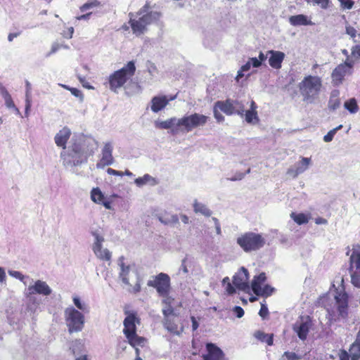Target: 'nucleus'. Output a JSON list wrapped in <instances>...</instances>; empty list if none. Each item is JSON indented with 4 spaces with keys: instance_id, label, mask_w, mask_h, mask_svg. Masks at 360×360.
Wrapping results in <instances>:
<instances>
[{
    "instance_id": "obj_6",
    "label": "nucleus",
    "mask_w": 360,
    "mask_h": 360,
    "mask_svg": "<svg viewBox=\"0 0 360 360\" xmlns=\"http://www.w3.org/2000/svg\"><path fill=\"white\" fill-rule=\"evenodd\" d=\"M136 71L135 64L129 61L120 70L115 71L108 77L109 88L111 91L117 92V89L124 84L134 75Z\"/></svg>"
},
{
    "instance_id": "obj_62",
    "label": "nucleus",
    "mask_w": 360,
    "mask_h": 360,
    "mask_svg": "<svg viewBox=\"0 0 360 360\" xmlns=\"http://www.w3.org/2000/svg\"><path fill=\"white\" fill-rule=\"evenodd\" d=\"M257 58V61L259 62L260 66H261L262 63L264 61H265L267 58H269V56H267V53L266 54H264L262 52H260L258 58Z\"/></svg>"
},
{
    "instance_id": "obj_30",
    "label": "nucleus",
    "mask_w": 360,
    "mask_h": 360,
    "mask_svg": "<svg viewBox=\"0 0 360 360\" xmlns=\"http://www.w3.org/2000/svg\"><path fill=\"white\" fill-rule=\"evenodd\" d=\"M352 360H358L360 358V328L356 335L354 342L350 347Z\"/></svg>"
},
{
    "instance_id": "obj_46",
    "label": "nucleus",
    "mask_w": 360,
    "mask_h": 360,
    "mask_svg": "<svg viewBox=\"0 0 360 360\" xmlns=\"http://www.w3.org/2000/svg\"><path fill=\"white\" fill-rule=\"evenodd\" d=\"M279 360H301V357L295 352H285Z\"/></svg>"
},
{
    "instance_id": "obj_39",
    "label": "nucleus",
    "mask_w": 360,
    "mask_h": 360,
    "mask_svg": "<svg viewBox=\"0 0 360 360\" xmlns=\"http://www.w3.org/2000/svg\"><path fill=\"white\" fill-rule=\"evenodd\" d=\"M70 349L73 354L81 353L84 349L83 341L81 340H75L72 342Z\"/></svg>"
},
{
    "instance_id": "obj_24",
    "label": "nucleus",
    "mask_w": 360,
    "mask_h": 360,
    "mask_svg": "<svg viewBox=\"0 0 360 360\" xmlns=\"http://www.w3.org/2000/svg\"><path fill=\"white\" fill-rule=\"evenodd\" d=\"M207 354L203 355V360H221L224 353L220 348L213 343H207L206 345Z\"/></svg>"
},
{
    "instance_id": "obj_36",
    "label": "nucleus",
    "mask_w": 360,
    "mask_h": 360,
    "mask_svg": "<svg viewBox=\"0 0 360 360\" xmlns=\"http://www.w3.org/2000/svg\"><path fill=\"white\" fill-rule=\"evenodd\" d=\"M0 94L2 96L3 98L4 99L5 105H6L7 108H15V104L13 101L11 96L10 95V94L8 93V91H7L6 87L0 91Z\"/></svg>"
},
{
    "instance_id": "obj_35",
    "label": "nucleus",
    "mask_w": 360,
    "mask_h": 360,
    "mask_svg": "<svg viewBox=\"0 0 360 360\" xmlns=\"http://www.w3.org/2000/svg\"><path fill=\"white\" fill-rule=\"evenodd\" d=\"M337 91H333L328 101V108L330 110H335L340 105V101L338 96Z\"/></svg>"
},
{
    "instance_id": "obj_55",
    "label": "nucleus",
    "mask_w": 360,
    "mask_h": 360,
    "mask_svg": "<svg viewBox=\"0 0 360 360\" xmlns=\"http://www.w3.org/2000/svg\"><path fill=\"white\" fill-rule=\"evenodd\" d=\"M340 2L341 6L346 9H351L354 6V1L352 0H341Z\"/></svg>"
},
{
    "instance_id": "obj_19",
    "label": "nucleus",
    "mask_w": 360,
    "mask_h": 360,
    "mask_svg": "<svg viewBox=\"0 0 360 360\" xmlns=\"http://www.w3.org/2000/svg\"><path fill=\"white\" fill-rule=\"evenodd\" d=\"M112 145L110 142L105 143L101 151L102 157L97 162V168H104L105 166L110 165L113 163L112 157Z\"/></svg>"
},
{
    "instance_id": "obj_60",
    "label": "nucleus",
    "mask_w": 360,
    "mask_h": 360,
    "mask_svg": "<svg viewBox=\"0 0 360 360\" xmlns=\"http://www.w3.org/2000/svg\"><path fill=\"white\" fill-rule=\"evenodd\" d=\"M233 312L236 314L238 318H241L244 315V310L242 307L236 306L233 309Z\"/></svg>"
},
{
    "instance_id": "obj_49",
    "label": "nucleus",
    "mask_w": 360,
    "mask_h": 360,
    "mask_svg": "<svg viewBox=\"0 0 360 360\" xmlns=\"http://www.w3.org/2000/svg\"><path fill=\"white\" fill-rule=\"evenodd\" d=\"M189 261L188 260V258L187 257H185L182 259L181 261V264L179 267V273H183L184 274H187L188 273V264H189Z\"/></svg>"
},
{
    "instance_id": "obj_23",
    "label": "nucleus",
    "mask_w": 360,
    "mask_h": 360,
    "mask_svg": "<svg viewBox=\"0 0 360 360\" xmlns=\"http://www.w3.org/2000/svg\"><path fill=\"white\" fill-rule=\"evenodd\" d=\"M311 327L310 321L306 320L297 321L293 326V330L297 333L299 338L302 340L307 339L309 328Z\"/></svg>"
},
{
    "instance_id": "obj_48",
    "label": "nucleus",
    "mask_w": 360,
    "mask_h": 360,
    "mask_svg": "<svg viewBox=\"0 0 360 360\" xmlns=\"http://www.w3.org/2000/svg\"><path fill=\"white\" fill-rule=\"evenodd\" d=\"M345 32L347 34H348L351 38L354 39V38L356 37L357 31L356 30L349 25L348 22H346L345 24Z\"/></svg>"
},
{
    "instance_id": "obj_17",
    "label": "nucleus",
    "mask_w": 360,
    "mask_h": 360,
    "mask_svg": "<svg viewBox=\"0 0 360 360\" xmlns=\"http://www.w3.org/2000/svg\"><path fill=\"white\" fill-rule=\"evenodd\" d=\"M52 292V289L46 283V282L41 280H37L34 282L33 285H30L26 289V296L28 297L34 294L41 295L43 296L50 295Z\"/></svg>"
},
{
    "instance_id": "obj_45",
    "label": "nucleus",
    "mask_w": 360,
    "mask_h": 360,
    "mask_svg": "<svg viewBox=\"0 0 360 360\" xmlns=\"http://www.w3.org/2000/svg\"><path fill=\"white\" fill-rule=\"evenodd\" d=\"M342 128V125L340 124L339 126H338L337 127L333 129L332 130L329 131L328 132L327 134H326L324 136H323V141L325 142H330L333 140L335 134H336V132L341 129Z\"/></svg>"
},
{
    "instance_id": "obj_26",
    "label": "nucleus",
    "mask_w": 360,
    "mask_h": 360,
    "mask_svg": "<svg viewBox=\"0 0 360 360\" xmlns=\"http://www.w3.org/2000/svg\"><path fill=\"white\" fill-rule=\"evenodd\" d=\"M339 315L345 317L347 314L348 297L345 293H339L335 297Z\"/></svg>"
},
{
    "instance_id": "obj_28",
    "label": "nucleus",
    "mask_w": 360,
    "mask_h": 360,
    "mask_svg": "<svg viewBox=\"0 0 360 360\" xmlns=\"http://www.w3.org/2000/svg\"><path fill=\"white\" fill-rule=\"evenodd\" d=\"M290 23L293 26L312 25L314 23L307 15L299 14L289 18Z\"/></svg>"
},
{
    "instance_id": "obj_54",
    "label": "nucleus",
    "mask_w": 360,
    "mask_h": 360,
    "mask_svg": "<svg viewBox=\"0 0 360 360\" xmlns=\"http://www.w3.org/2000/svg\"><path fill=\"white\" fill-rule=\"evenodd\" d=\"M340 360H349L352 359L350 352L348 353L347 351L342 349L339 353Z\"/></svg>"
},
{
    "instance_id": "obj_13",
    "label": "nucleus",
    "mask_w": 360,
    "mask_h": 360,
    "mask_svg": "<svg viewBox=\"0 0 360 360\" xmlns=\"http://www.w3.org/2000/svg\"><path fill=\"white\" fill-rule=\"evenodd\" d=\"M354 63L352 60L347 59L345 63L340 64L335 68L331 75L333 85L339 86L342 83L347 75L352 74Z\"/></svg>"
},
{
    "instance_id": "obj_22",
    "label": "nucleus",
    "mask_w": 360,
    "mask_h": 360,
    "mask_svg": "<svg viewBox=\"0 0 360 360\" xmlns=\"http://www.w3.org/2000/svg\"><path fill=\"white\" fill-rule=\"evenodd\" d=\"M267 56H269V64L272 68L276 70L281 68L282 63L285 56L283 52L270 50L267 51Z\"/></svg>"
},
{
    "instance_id": "obj_63",
    "label": "nucleus",
    "mask_w": 360,
    "mask_h": 360,
    "mask_svg": "<svg viewBox=\"0 0 360 360\" xmlns=\"http://www.w3.org/2000/svg\"><path fill=\"white\" fill-rule=\"evenodd\" d=\"M224 286L225 288L226 291L228 292V294L231 295L235 292V289L231 283H229L226 284V285H224Z\"/></svg>"
},
{
    "instance_id": "obj_61",
    "label": "nucleus",
    "mask_w": 360,
    "mask_h": 360,
    "mask_svg": "<svg viewBox=\"0 0 360 360\" xmlns=\"http://www.w3.org/2000/svg\"><path fill=\"white\" fill-rule=\"evenodd\" d=\"M107 172L110 175L120 176H122L124 175L123 172L113 169L112 168H108L107 169Z\"/></svg>"
},
{
    "instance_id": "obj_29",
    "label": "nucleus",
    "mask_w": 360,
    "mask_h": 360,
    "mask_svg": "<svg viewBox=\"0 0 360 360\" xmlns=\"http://www.w3.org/2000/svg\"><path fill=\"white\" fill-rule=\"evenodd\" d=\"M216 106L219 107V109L227 115L235 114L232 99H227L224 101H217L216 102Z\"/></svg>"
},
{
    "instance_id": "obj_7",
    "label": "nucleus",
    "mask_w": 360,
    "mask_h": 360,
    "mask_svg": "<svg viewBox=\"0 0 360 360\" xmlns=\"http://www.w3.org/2000/svg\"><path fill=\"white\" fill-rule=\"evenodd\" d=\"M236 243L244 252H250L262 248L266 241L261 234L249 231L240 235Z\"/></svg>"
},
{
    "instance_id": "obj_12",
    "label": "nucleus",
    "mask_w": 360,
    "mask_h": 360,
    "mask_svg": "<svg viewBox=\"0 0 360 360\" xmlns=\"http://www.w3.org/2000/svg\"><path fill=\"white\" fill-rule=\"evenodd\" d=\"M349 274L351 282L356 288H360V247L354 248L349 258Z\"/></svg>"
},
{
    "instance_id": "obj_32",
    "label": "nucleus",
    "mask_w": 360,
    "mask_h": 360,
    "mask_svg": "<svg viewBox=\"0 0 360 360\" xmlns=\"http://www.w3.org/2000/svg\"><path fill=\"white\" fill-rule=\"evenodd\" d=\"M193 210L195 213H200L205 217H210L212 212L204 204L198 202L196 200L193 203Z\"/></svg>"
},
{
    "instance_id": "obj_56",
    "label": "nucleus",
    "mask_w": 360,
    "mask_h": 360,
    "mask_svg": "<svg viewBox=\"0 0 360 360\" xmlns=\"http://www.w3.org/2000/svg\"><path fill=\"white\" fill-rule=\"evenodd\" d=\"M352 56L355 58L360 57V46L359 44L354 46L351 50Z\"/></svg>"
},
{
    "instance_id": "obj_38",
    "label": "nucleus",
    "mask_w": 360,
    "mask_h": 360,
    "mask_svg": "<svg viewBox=\"0 0 360 360\" xmlns=\"http://www.w3.org/2000/svg\"><path fill=\"white\" fill-rule=\"evenodd\" d=\"M290 217L294 220V221L299 225L307 224L309 221L307 215L303 213L296 214L295 212H292Z\"/></svg>"
},
{
    "instance_id": "obj_37",
    "label": "nucleus",
    "mask_w": 360,
    "mask_h": 360,
    "mask_svg": "<svg viewBox=\"0 0 360 360\" xmlns=\"http://www.w3.org/2000/svg\"><path fill=\"white\" fill-rule=\"evenodd\" d=\"M91 198L94 202L101 204L104 195L98 188H94L91 192Z\"/></svg>"
},
{
    "instance_id": "obj_5",
    "label": "nucleus",
    "mask_w": 360,
    "mask_h": 360,
    "mask_svg": "<svg viewBox=\"0 0 360 360\" xmlns=\"http://www.w3.org/2000/svg\"><path fill=\"white\" fill-rule=\"evenodd\" d=\"M123 325V333L127 338L128 342L133 347L143 346L146 342L144 338L140 337L136 334V323L139 324V319L136 316L135 312L126 311Z\"/></svg>"
},
{
    "instance_id": "obj_53",
    "label": "nucleus",
    "mask_w": 360,
    "mask_h": 360,
    "mask_svg": "<svg viewBox=\"0 0 360 360\" xmlns=\"http://www.w3.org/2000/svg\"><path fill=\"white\" fill-rule=\"evenodd\" d=\"M269 314V310L265 304H261V309L259 310V316L264 319Z\"/></svg>"
},
{
    "instance_id": "obj_2",
    "label": "nucleus",
    "mask_w": 360,
    "mask_h": 360,
    "mask_svg": "<svg viewBox=\"0 0 360 360\" xmlns=\"http://www.w3.org/2000/svg\"><path fill=\"white\" fill-rule=\"evenodd\" d=\"M146 5L134 15L129 13V24L133 33L136 36L143 34L147 30V26L159 20L160 13L157 11H148Z\"/></svg>"
},
{
    "instance_id": "obj_9",
    "label": "nucleus",
    "mask_w": 360,
    "mask_h": 360,
    "mask_svg": "<svg viewBox=\"0 0 360 360\" xmlns=\"http://www.w3.org/2000/svg\"><path fill=\"white\" fill-rule=\"evenodd\" d=\"M64 315L68 331L70 333L79 332L83 329L84 316L79 310L73 307H70L65 309Z\"/></svg>"
},
{
    "instance_id": "obj_42",
    "label": "nucleus",
    "mask_w": 360,
    "mask_h": 360,
    "mask_svg": "<svg viewBox=\"0 0 360 360\" xmlns=\"http://www.w3.org/2000/svg\"><path fill=\"white\" fill-rule=\"evenodd\" d=\"M233 103L235 114H237L243 117L245 112V105L243 104V103L238 100H233Z\"/></svg>"
},
{
    "instance_id": "obj_40",
    "label": "nucleus",
    "mask_w": 360,
    "mask_h": 360,
    "mask_svg": "<svg viewBox=\"0 0 360 360\" xmlns=\"http://www.w3.org/2000/svg\"><path fill=\"white\" fill-rule=\"evenodd\" d=\"M244 115L248 123L255 124L259 121L257 111L247 110Z\"/></svg>"
},
{
    "instance_id": "obj_18",
    "label": "nucleus",
    "mask_w": 360,
    "mask_h": 360,
    "mask_svg": "<svg viewBox=\"0 0 360 360\" xmlns=\"http://www.w3.org/2000/svg\"><path fill=\"white\" fill-rule=\"evenodd\" d=\"M248 279L249 274L248 270L245 267H241L233 276V283L238 290L247 291L250 289Z\"/></svg>"
},
{
    "instance_id": "obj_11",
    "label": "nucleus",
    "mask_w": 360,
    "mask_h": 360,
    "mask_svg": "<svg viewBox=\"0 0 360 360\" xmlns=\"http://www.w3.org/2000/svg\"><path fill=\"white\" fill-rule=\"evenodd\" d=\"M147 285L155 288L160 296L166 297L170 290V278L165 273H160L149 280Z\"/></svg>"
},
{
    "instance_id": "obj_50",
    "label": "nucleus",
    "mask_w": 360,
    "mask_h": 360,
    "mask_svg": "<svg viewBox=\"0 0 360 360\" xmlns=\"http://www.w3.org/2000/svg\"><path fill=\"white\" fill-rule=\"evenodd\" d=\"M219 107L216 106L215 103L213 108L214 117L217 122H221L224 120V117L219 112Z\"/></svg>"
},
{
    "instance_id": "obj_21",
    "label": "nucleus",
    "mask_w": 360,
    "mask_h": 360,
    "mask_svg": "<svg viewBox=\"0 0 360 360\" xmlns=\"http://www.w3.org/2000/svg\"><path fill=\"white\" fill-rule=\"evenodd\" d=\"M71 134V130L68 127L62 128L54 136V142L56 145L58 147L62 148L63 150H65Z\"/></svg>"
},
{
    "instance_id": "obj_8",
    "label": "nucleus",
    "mask_w": 360,
    "mask_h": 360,
    "mask_svg": "<svg viewBox=\"0 0 360 360\" xmlns=\"http://www.w3.org/2000/svg\"><path fill=\"white\" fill-rule=\"evenodd\" d=\"M60 158L65 167H76L87 162V158L80 152L76 145L69 146L68 150H63L60 153Z\"/></svg>"
},
{
    "instance_id": "obj_64",
    "label": "nucleus",
    "mask_w": 360,
    "mask_h": 360,
    "mask_svg": "<svg viewBox=\"0 0 360 360\" xmlns=\"http://www.w3.org/2000/svg\"><path fill=\"white\" fill-rule=\"evenodd\" d=\"M70 91L71 94L76 97H82V92L76 88H71L70 89Z\"/></svg>"
},
{
    "instance_id": "obj_31",
    "label": "nucleus",
    "mask_w": 360,
    "mask_h": 360,
    "mask_svg": "<svg viewBox=\"0 0 360 360\" xmlns=\"http://www.w3.org/2000/svg\"><path fill=\"white\" fill-rule=\"evenodd\" d=\"M134 183L137 186L142 187L146 184L154 186L157 184V181H155V178H153L152 176L146 174L141 177L136 178L134 180Z\"/></svg>"
},
{
    "instance_id": "obj_1",
    "label": "nucleus",
    "mask_w": 360,
    "mask_h": 360,
    "mask_svg": "<svg viewBox=\"0 0 360 360\" xmlns=\"http://www.w3.org/2000/svg\"><path fill=\"white\" fill-rule=\"evenodd\" d=\"M210 117L203 114L194 112L186 114L180 118L172 117L164 121L155 120V127L159 129H169L172 135L187 134L195 129L203 127Z\"/></svg>"
},
{
    "instance_id": "obj_27",
    "label": "nucleus",
    "mask_w": 360,
    "mask_h": 360,
    "mask_svg": "<svg viewBox=\"0 0 360 360\" xmlns=\"http://www.w3.org/2000/svg\"><path fill=\"white\" fill-rule=\"evenodd\" d=\"M260 63L257 61L256 57L250 58L248 62L241 66L240 69L238 71L236 79L238 82L239 79L245 76V72L250 70L251 68H259Z\"/></svg>"
},
{
    "instance_id": "obj_14",
    "label": "nucleus",
    "mask_w": 360,
    "mask_h": 360,
    "mask_svg": "<svg viewBox=\"0 0 360 360\" xmlns=\"http://www.w3.org/2000/svg\"><path fill=\"white\" fill-rule=\"evenodd\" d=\"M266 277L264 273H261L258 276L254 277L252 282V290L254 293L258 296L268 297L270 296L274 292V288L269 285H264L262 287V284L266 281Z\"/></svg>"
},
{
    "instance_id": "obj_58",
    "label": "nucleus",
    "mask_w": 360,
    "mask_h": 360,
    "mask_svg": "<svg viewBox=\"0 0 360 360\" xmlns=\"http://www.w3.org/2000/svg\"><path fill=\"white\" fill-rule=\"evenodd\" d=\"M245 176V174L242 172H236L232 177L228 179V180L231 181H240L242 180Z\"/></svg>"
},
{
    "instance_id": "obj_3",
    "label": "nucleus",
    "mask_w": 360,
    "mask_h": 360,
    "mask_svg": "<svg viewBox=\"0 0 360 360\" xmlns=\"http://www.w3.org/2000/svg\"><path fill=\"white\" fill-rule=\"evenodd\" d=\"M322 87V80L319 76L308 75L299 84V89L303 101L313 103L319 98Z\"/></svg>"
},
{
    "instance_id": "obj_25",
    "label": "nucleus",
    "mask_w": 360,
    "mask_h": 360,
    "mask_svg": "<svg viewBox=\"0 0 360 360\" xmlns=\"http://www.w3.org/2000/svg\"><path fill=\"white\" fill-rule=\"evenodd\" d=\"M163 326L169 333L176 335H180L184 331V327L181 326L179 328L178 326L177 316L164 319Z\"/></svg>"
},
{
    "instance_id": "obj_41",
    "label": "nucleus",
    "mask_w": 360,
    "mask_h": 360,
    "mask_svg": "<svg viewBox=\"0 0 360 360\" xmlns=\"http://www.w3.org/2000/svg\"><path fill=\"white\" fill-rule=\"evenodd\" d=\"M8 274L12 277L21 281L25 285H27V280H28L30 278L29 276H25V275L22 274L20 271H14V270H9Z\"/></svg>"
},
{
    "instance_id": "obj_20",
    "label": "nucleus",
    "mask_w": 360,
    "mask_h": 360,
    "mask_svg": "<svg viewBox=\"0 0 360 360\" xmlns=\"http://www.w3.org/2000/svg\"><path fill=\"white\" fill-rule=\"evenodd\" d=\"M311 164V158H302L301 160L296 162L293 167H290L287 174L292 178H296L300 174L304 172Z\"/></svg>"
},
{
    "instance_id": "obj_51",
    "label": "nucleus",
    "mask_w": 360,
    "mask_h": 360,
    "mask_svg": "<svg viewBox=\"0 0 360 360\" xmlns=\"http://www.w3.org/2000/svg\"><path fill=\"white\" fill-rule=\"evenodd\" d=\"M162 313L164 314V316L165 318L164 319H167V318H173V317H176L177 316L174 312V309H172V307H167V309H162Z\"/></svg>"
},
{
    "instance_id": "obj_10",
    "label": "nucleus",
    "mask_w": 360,
    "mask_h": 360,
    "mask_svg": "<svg viewBox=\"0 0 360 360\" xmlns=\"http://www.w3.org/2000/svg\"><path fill=\"white\" fill-rule=\"evenodd\" d=\"M72 141V143L76 145L87 158L94 153L98 146L97 141L93 137L82 134L75 136Z\"/></svg>"
},
{
    "instance_id": "obj_44",
    "label": "nucleus",
    "mask_w": 360,
    "mask_h": 360,
    "mask_svg": "<svg viewBox=\"0 0 360 360\" xmlns=\"http://www.w3.org/2000/svg\"><path fill=\"white\" fill-rule=\"evenodd\" d=\"M100 5L101 3L98 0H89L80 7V11L85 12L89 9L98 7Z\"/></svg>"
},
{
    "instance_id": "obj_34",
    "label": "nucleus",
    "mask_w": 360,
    "mask_h": 360,
    "mask_svg": "<svg viewBox=\"0 0 360 360\" xmlns=\"http://www.w3.org/2000/svg\"><path fill=\"white\" fill-rule=\"evenodd\" d=\"M255 337L259 341L266 343L268 345H273V334H267L261 331H257Z\"/></svg>"
},
{
    "instance_id": "obj_47",
    "label": "nucleus",
    "mask_w": 360,
    "mask_h": 360,
    "mask_svg": "<svg viewBox=\"0 0 360 360\" xmlns=\"http://www.w3.org/2000/svg\"><path fill=\"white\" fill-rule=\"evenodd\" d=\"M309 4H316L323 9H326L329 6V0H305Z\"/></svg>"
},
{
    "instance_id": "obj_16",
    "label": "nucleus",
    "mask_w": 360,
    "mask_h": 360,
    "mask_svg": "<svg viewBox=\"0 0 360 360\" xmlns=\"http://www.w3.org/2000/svg\"><path fill=\"white\" fill-rule=\"evenodd\" d=\"M176 96L157 95L153 96L147 106V109L150 108L152 112L158 113L165 109L172 101L176 98Z\"/></svg>"
},
{
    "instance_id": "obj_52",
    "label": "nucleus",
    "mask_w": 360,
    "mask_h": 360,
    "mask_svg": "<svg viewBox=\"0 0 360 360\" xmlns=\"http://www.w3.org/2000/svg\"><path fill=\"white\" fill-rule=\"evenodd\" d=\"M32 85L27 80L25 81V100L31 101Z\"/></svg>"
},
{
    "instance_id": "obj_57",
    "label": "nucleus",
    "mask_w": 360,
    "mask_h": 360,
    "mask_svg": "<svg viewBox=\"0 0 360 360\" xmlns=\"http://www.w3.org/2000/svg\"><path fill=\"white\" fill-rule=\"evenodd\" d=\"M77 78L82 86L88 89H91L93 87L89 84V83L86 80L84 77H82L79 75H77Z\"/></svg>"
},
{
    "instance_id": "obj_4",
    "label": "nucleus",
    "mask_w": 360,
    "mask_h": 360,
    "mask_svg": "<svg viewBox=\"0 0 360 360\" xmlns=\"http://www.w3.org/2000/svg\"><path fill=\"white\" fill-rule=\"evenodd\" d=\"M124 257H120L118 259V266L120 267L119 277L122 281L129 285V292L138 293L141 291V278L136 271L132 269L130 265H127L124 262Z\"/></svg>"
},
{
    "instance_id": "obj_43",
    "label": "nucleus",
    "mask_w": 360,
    "mask_h": 360,
    "mask_svg": "<svg viewBox=\"0 0 360 360\" xmlns=\"http://www.w3.org/2000/svg\"><path fill=\"white\" fill-rule=\"evenodd\" d=\"M345 108L351 113H356L358 111V105L355 98H351L345 103Z\"/></svg>"
},
{
    "instance_id": "obj_33",
    "label": "nucleus",
    "mask_w": 360,
    "mask_h": 360,
    "mask_svg": "<svg viewBox=\"0 0 360 360\" xmlns=\"http://www.w3.org/2000/svg\"><path fill=\"white\" fill-rule=\"evenodd\" d=\"M73 303L76 307L80 310L82 314H88L89 312V305L84 301H82L78 296L73 297Z\"/></svg>"
},
{
    "instance_id": "obj_15",
    "label": "nucleus",
    "mask_w": 360,
    "mask_h": 360,
    "mask_svg": "<svg viewBox=\"0 0 360 360\" xmlns=\"http://www.w3.org/2000/svg\"><path fill=\"white\" fill-rule=\"evenodd\" d=\"M92 235L94 237L92 250L96 257L103 261H110L112 256L111 252L107 248H103L104 238L97 232H93Z\"/></svg>"
},
{
    "instance_id": "obj_59",
    "label": "nucleus",
    "mask_w": 360,
    "mask_h": 360,
    "mask_svg": "<svg viewBox=\"0 0 360 360\" xmlns=\"http://www.w3.org/2000/svg\"><path fill=\"white\" fill-rule=\"evenodd\" d=\"M60 48H61L60 44L58 43H53L51 46V51L46 53V57H49L52 54L55 53L58 50L60 49Z\"/></svg>"
}]
</instances>
